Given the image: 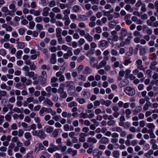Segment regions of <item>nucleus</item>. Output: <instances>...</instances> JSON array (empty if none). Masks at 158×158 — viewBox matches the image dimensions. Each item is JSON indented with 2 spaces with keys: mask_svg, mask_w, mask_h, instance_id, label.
I'll list each match as a JSON object with an SVG mask.
<instances>
[{
  "mask_svg": "<svg viewBox=\"0 0 158 158\" xmlns=\"http://www.w3.org/2000/svg\"><path fill=\"white\" fill-rule=\"evenodd\" d=\"M128 70L127 69L126 71V75H125V78L126 79L120 83V85L121 87H124L126 86L128 84V80H127L128 77Z\"/></svg>",
  "mask_w": 158,
  "mask_h": 158,
  "instance_id": "f257e3e1",
  "label": "nucleus"
},
{
  "mask_svg": "<svg viewBox=\"0 0 158 158\" xmlns=\"http://www.w3.org/2000/svg\"><path fill=\"white\" fill-rule=\"evenodd\" d=\"M25 74L26 76H28L30 78L32 77L33 80H36L37 78V75H35L34 72L33 71L26 72Z\"/></svg>",
  "mask_w": 158,
  "mask_h": 158,
  "instance_id": "f03ea898",
  "label": "nucleus"
},
{
  "mask_svg": "<svg viewBox=\"0 0 158 158\" xmlns=\"http://www.w3.org/2000/svg\"><path fill=\"white\" fill-rule=\"evenodd\" d=\"M44 148V147L41 143H37L35 146L34 152L37 153L39 150H43Z\"/></svg>",
  "mask_w": 158,
  "mask_h": 158,
  "instance_id": "7ed1b4c3",
  "label": "nucleus"
},
{
  "mask_svg": "<svg viewBox=\"0 0 158 158\" xmlns=\"http://www.w3.org/2000/svg\"><path fill=\"white\" fill-rule=\"evenodd\" d=\"M50 62L51 64H55L56 62V54H52L50 56Z\"/></svg>",
  "mask_w": 158,
  "mask_h": 158,
  "instance_id": "20e7f679",
  "label": "nucleus"
},
{
  "mask_svg": "<svg viewBox=\"0 0 158 158\" xmlns=\"http://www.w3.org/2000/svg\"><path fill=\"white\" fill-rule=\"evenodd\" d=\"M37 136L40 139H44L46 136V135L44 132L41 129L39 131Z\"/></svg>",
  "mask_w": 158,
  "mask_h": 158,
  "instance_id": "39448f33",
  "label": "nucleus"
},
{
  "mask_svg": "<svg viewBox=\"0 0 158 158\" xmlns=\"http://www.w3.org/2000/svg\"><path fill=\"white\" fill-rule=\"evenodd\" d=\"M99 142L101 144H106L109 143V140L106 137H103L102 138Z\"/></svg>",
  "mask_w": 158,
  "mask_h": 158,
  "instance_id": "423d86ee",
  "label": "nucleus"
},
{
  "mask_svg": "<svg viewBox=\"0 0 158 158\" xmlns=\"http://www.w3.org/2000/svg\"><path fill=\"white\" fill-rule=\"evenodd\" d=\"M34 98L32 97H30L27 98L26 100L23 102V104L24 106H26L29 103L33 102Z\"/></svg>",
  "mask_w": 158,
  "mask_h": 158,
  "instance_id": "0eeeda50",
  "label": "nucleus"
},
{
  "mask_svg": "<svg viewBox=\"0 0 158 158\" xmlns=\"http://www.w3.org/2000/svg\"><path fill=\"white\" fill-rule=\"evenodd\" d=\"M100 102L102 105H105L106 106H109L111 103V101L110 100H107L105 101L103 99L100 100Z\"/></svg>",
  "mask_w": 158,
  "mask_h": 158,
  "instance_id": "6e6552de",
  "label": "nucleus"
},
{
  "mask_svg": "<svg viewBox=\"0 0 158 158\" xmlns=\"http://www.w3.org/2000/svg\"><path fill=\"white\" fill-rule=\"evenodd\" d=\"M107 64L106 61L103 60L101 61L99 63V64L96 67V68L98 69H100L101 68L105 66Z\"/></svg>",
  "mask_w": 158,
  "mask_h": 158,
  "instance_id": "1a4fd4ad",
  "label": "nucleus"
},
{
  "mask_svg": "<svg viewBox=\"0 0 158 158\" xmlns=\"http://www.w3.org/2000/svg\"><path fill=\"white\" fill-rule=\"evenodd\" d=\"M47 79V78L46 77L42 76H39L38 77V79L40 83V84L42 85H44L46 83Z\"/></svg>",
  "mask_w": 158,
  "mask_h": 158,
  "instance_id": "9d476101",
  "label": "nucleus"
},
{
  "mask_svg": "<svg viewBox=\"0 0 158 158\" xmlns=\"http://www.w3.org/2000/svg\"><path fill=\"white\" fill-rule=\"evenodd\" d=\"M50 8L48 7H45L43 9V12L42 15L44 16H48V11L50 10Z\"/></svg>",
  "mask_w": 158,
  "mask_h": 158,
  "instance_id": "9b49d317",
  "label": "nucleus"
},
{
  "mask_svg": "<svg viewBox=\"0 0 158 158\" xmlns=\"http://www.w3.org/2000/svg\"><path fill=\"white\" fill-rule=\"evenodd\" d=\"M108 44L107 41L105 40H102L100 41L98 44V46L100 47H105Z\"/></svg>",
  "mask_w": 158,
  "mask_h": 158,
  "instance_id": "f8f14e48",
  "label": "nucleus"
},
{
  "mask_svg": "<svg viewBox=\"0 0 158 158\" xmlns=\"http://www.w3.org/2000/svg\"><path fill=\"white\" fill-rule=\"evenodd\" d=\"M78 18L77 19L78 21H85L88 19L87 17L84 15H78Z\"/></svg>",
  "mask_w": 158,
  "mask_h": 158,
  "instance_id": "ddd939ff",
  "label": "nucleus"
},
{
  "mask_svg": "<svg viewBox=\"0 0 158 158\" xmlns=\"http://www.w3.org/2000/svg\"><path fill=\"white\" fill-rule=\"evenodd\" d=\"M86 112L88 113L89 118H92L94 116V112L91 110H86Z\"/></svg>",
  "mask_w": 158,
  "mask_h": 158,
  "instance_id": "4468645a",
  "label": "nucleus"
},
{
  "mask_svg": "<svg viewBox=\"0 0 158 158\" xmlns=\"http://www.w3.org/2000/svg\"><path fill=\"white\" fill-rule=\"evenodd\" d=\"M92 72V70L88 66L85 67L84 70V73L85 74H90Z\"/></svg>",
  "mask_w": 158,
  "mask_h": 158,
  "instance_id": "2eb2a0df",
  "label": "nucleus"
},
{
  "mask_svg": "<svg viewBox=\"0 0 158 158\" xmlns=\"http://www.w3.org/2000/svg\"><path fill=\"white\" fill-rule=\"evenodd\" d=\"M85 39L89 42H91L93 40V37L91 36L89 33H87L85 36Z\"/></svg>",
  "mask_w": 158,
  "mask_h": 158,
  "instance_id": "dca6fc26",
  "label": "nucleus"
},
{
  "mask_svg": "<svg viewBox=\"0 0 158 158\" xmlns=\"http://www.w3.org/2000/svg\"><path fill=\"white\" fill-rule=\"evenodd\" d=\"M65 86V85L63 83H61L60 85L59 89L58 90V93L60 94L64 91V87Z\"/></svg>",
  "mask_w": 158,
  "mask_h": 158,
  "instance_id": "f3484780",
  "label": "nucleus"
},
{
  "mask_svg": "<svg viewBox=\"0 0 158 158\" xmlns=\"http://www.w3.org/2000/svg\"><path fill=\"white\" fill-rule=\"evenodd\" d=\"M120 34L121 35V38L126 36L127 34V30L124 28H122L120 31Z\"/></svg>",
  "mask_w": 158,
  "mask_h": 158,
  "instance_id": "a211bd4d",
  "label": "nucleus"
},
{
  "mask_svg": "<svg viewBox=\"0 0 158 158\" xmlns=\"http://www.w3.org/2000/svg\"><path fill=\"white\" fill-rule=\"evenodd\" d=\"M87 141L89 143H97V140L94 138L89 137L87 139Z\"/></svg>",
  "mask_w": 158,
  "mask_h": 158,
  "instance_id": "6ab92c4d",
  "label": "nucleus"
},
{
  "mask_svg": "<svg viewBox=\"0 0 158 158\" xmlns=\"http://www.w3.org/2000/svg\"><path fill=\"white\" fill-rule=\"evenodd\" d=\"M25 138L28 140H31L32 136L31 133L28 132L25 133L24 135Z\"/></svg>",
  "mask_w": 158,
  "mask_h": 158,
  "instance_id": "aec40b11",
  "label": "nucleus"
},
{
  "mask_svg": "<svg viewBox=\"0 0 158 158\" xmlns=\"http://www.w3.org/2000/svg\"><path fill=\"white\" fill-rule=\"evenodd\" d=\"M56 37L61 36L62 29L60 28H57L56 29Z\"/></svg>",
  "mask_w": 158,
  "mask_h": 158,
  "instance_id": "412c9836",
  "label": "nucleus"
},
{
  "mask_svg": "<svg viewBox=\"0 0 158 158\" xmlns=\"http://www.w3.org/2000/svg\"><path fill=\"white\" fill-rule=\"evenodd\" d=\"M112 155L114 157L118 158L120 156V153L118 151L115 150L113 152Z\"/></svg>",
  "mask_w": 158,
  "mask_h": 158,
  "instance_id": "4be33fe9",
  "label": "nucleus"
},
{
  "mask_svg": "<svg viewBox=\"0 0 158 158\" xmlns=\"http://www.w3.org/2000/svg\"><path fill=\"white\" fill-rule=\"evenodd\" d=\"M80 118H88V113L87 112L81 113L80 114Z\"/></svg>",
  "mask_w": 158,
  "mask_h": 158,
  "instance_id": "5701e85b",
  "label": "nucleus"
},
{
  "mask_svg": "<svg viewBox=\"0 0 158 158\" xmlns=\"http://www.w3.org/2000/svg\"><path fill=\"white\" fill-rule=\"evenodd\" d=\"M147 127L148 128L150 129V130L152 131V130L154 129L156 127L152 123H148L147 125Z\"/></svg>",
  "mask_w": 158,
  "mask_h": 158,
  "instance_id": "b1692460",
  "label": "nucleus"
},
{
  "mask_svg": "<svg viewBox=\"0 0 158 158\" xmlns=\"http://www.w3.org/2000/svg\"><path fill=\"white\" fill-rule=\"evenodd\" d=\"M23 54V52L22 50H19L17 52L16 54V56L18 59H20L21 56Z\"/></svg>",
  "mask_w": 158,
  "mask_h": 158,
  "instance_id": "393cba45",
  "label": "nucleus"
},
{
  "mask_svg": "<svg viewBox=\"0 0 158 158\" xmlns=\"http://www.w3.org/2000/svg\"><path fill=\"white\" fill-rule=\"evenodd\" d=\"M151 105V103L150 102H146L143 107V109L145 110H148L149 107Z\"/></svg>",
  "mask_w": 158,
  "mask_h": 158,
  "instance_id": "a878e982",
  "label": "nucleus"
},
{
  "mask_svg": "<svg viewBox=\"0 0 158 158\" xmlns=\"http://www.w3.org/2000/svg\"><path fill=\"white\" fill-rule=\"evenodd\" d=\"M58 129H55L53 131L52 135L54 138H57L58 135Z\"/></svg>",
  "mask_w": 158,
  "mask_h": 158,
  "instance_id": "bb28decb",
  "label": "nucleus"
},
{
  "mask_svg": "<svg viewBox=\"0 0 158 158\" xmlns=\"http://www.w3.org/2000/svg\"><path fill=\"white\" fill-rule=\"evenodd\" d=\"M18 47L19 49H23L24 48L25 45L24 43L22 42H17Z\"/></svg>",
  "mask_w": 158,
  "mask_h": 158,
  "instance_id": "cd10ccee",
  "label": "nucleus"
},
{
  "mask_svg": "<svg viewBox=\"0 0 158 158\" xmlns=\"http://www.w3.org/2000/svg\"><path fill=\"white\" fill-rule=\"evenodd\" d=\"M135 91L134 88L129 87V96H132L135 94Z\"/></svg>",
  "mask_w": 158,
  "mask_h": 158,
  "instance_id": "c85d7f7f",
  "label": "nucleus"
},
{
  "mask_svg": "<svg viewBox=\"0 0 158 158\" xmlns=\"http://www.w3.org/2000/svg\"><path fill=\"white\" fill-rule=\"evenodd\" d=\"M9 8L10 9L12 10V11L14 13L16 11V9L15 8V5L14 4H11L9 6Z\"/></svg>",
  "mask_w": 158,
  "mask_h": 158,
  "instance_id": "c756f323",
  "label": "nucleus"
},
{
  "mask_svg": "<svg viewBox=\"0 0 158 158\" xmlns=\"http://www.w3.org/2000/svg\"><path fill=\"white\" fill-rule=\"evenodd\" d=\"M47 108L44 107H42L40 110L39 113L41 116H43V114L47 112Z\"/></svg>",
  "mask_w": 158,
  "mask_h": 158,
  "instance_id": "7c9ffc66",
  "label": "nucleus"
},
{
  "mask_svg": "<svg viewBox=\"0 0 158 158\" xmlns=\"http://www.w3.org/2000/svg\"><path fill=\"white\" fill-rule=\"evenodd\" d=\"M80 7L78 5H75L73 7V10L75 12H78L80 10Z\"/></svg>",
  "mask_w": 158,
  "mask_h": 158,
  "instance_id": "2f4dec72",
  "label": "nucleus"
},
{
  "mask_svg": "<svg viewBox=\"0 0 158 158\" xmlns=\"http://www.w3.org/2000/svg\"><path fill=\"white\" fill-rule=\"evenodd\" d=\"M30 68L31 70H35L36 68V65L35 63L32 62L30 65Z\"/></svg>",
  "mask_w": 158,
  "mask_h": 158,
  "instance_id": "473e14b6",
  "label": "nucleus"
},
{
  "mask_svg": "<svg viewBox=\"0 0 158 158\" xmlns=\"http://www.w3.org/2000/svg\"><path fill=\"white\" fill-rule=\"evenodd\" d=\"M5 118L6 121L10 122L11 121V115L9 114V113L7 114L5 116Z\"/></svg>",
  "mask_w": 158,
  "mask_h": 158,
  "instance_id": "72a5a7b5",
  "label": "nucleus"
},
{
  "mask_svg": "<svg viewBox=\"0 0 158 158\" xmlns=\"http://www.w3.org/2000/svg\"><path fill=\"white\" fill-rule=\"evenodd\" d=\"M77 105V103L75 102H72L68 104V106L71 108L74 106H76Z\"/></svg>",
  "mask_w": 158,
  "mask_h": 158,
  "instance_id": "f704fd0d",
  "label": "nucleus"
},
{
  "mask_svg": "<svg viewBox=\"0 0 158 158\" xmlns=\"http://www.w3.org/2000/svg\"><path fill=\"white\" fill-rule=\"evenodd\" d=\"M52 119L56 121H59L61 118V117L60 115H55L52 118Z\"/></svg>",
  "mask_w": 158,
  "mask_h": 158,
  "instance_id": "c9c22d12",
  "label": "nucleus"
},
{
  "mask_svg": "<svg viewBox=\"0 0 158 158\" xmlns=\"http://www.w3.org/2000/svg\"><path fill=\"white\" fill-rule=\"evenodd\" d=\"M35 25V23L33 21H30L29 23V26L28 28L29 29H32L34 28Z\"/></svg>",
  "mask_w": 158,
  "mask_h": 158,
  "instance_id": "e433bc0d",
  "label": "nucleus"
},
{
  "mask_svg": "<svg viewBox=\"0 0 158 158\" xmlns=\"http://www.w3.org/2000/svg\"><path fill=\"white\" fill-rule=\"evenodd\" d=\"M65 40L67 43H69V45H70V44L72 40V37L70 36H67L65 37Z\"/></svg>",
  "mask_w": 158,
  "mask_h": 158,
  "instance_id": "4c0bfd02",
  "label": "nucleus"
},
{
  "mask_svg": "<svg viewBox=\"0 0 158 158\" xmlns=\"http://www.w3.org/2000/svg\"><path fill=\"white\" fill-rule=\"evenodd\" d=\"M56 6V3L54 0L51 1L49 3L48 6L50 7L55 6Z\"/></svg>",
  "mask_w": 158,
  "mask_h": 158,
  "instance_id": "58836bf2",
  "label": "nucleus"
},
{
  "mask_svg": "<svg viewBox=\"0 0 158 158\" xmlns=\"http://www.w3.org/2000/svg\"><path fill=\"white\" fill-rule=\"evenodd\" d=\"M85 40L84 39L82 38H80L78 42L79 46H80L82 45L85 43Z\"/></svg>",
  "mask_w": 158,
  "mask_h": 158,
  "instance_id": "ea45409f",
  "label": "nucleus"
},
{
  "mask_svg": "<svg viewBox=\"0 0 158 158\" xmlns=\"http://www.w3.org/2000/svg\"><path fill=\"white\" fill-rule=\"evenodd\" d=\"M116 24L114 20L110 21L109 23V26L111 28H114Z\"/></svg>",
  "mask_w": 158,
  "mask_h": 158,
  "instance_id": "a19ab883",
  "label": "nucleus"
},
{
  "mask_svg": "<svg viewBox=\"0 0 158 158\" xmlns=\"http://www.w3.org/2000/svg\"><path fill=\"white\" fill-rule=\"evenodd\" d=\"M77 100L80 104H83L86 102L85 100L82 98H77Z\"/></svg>",
  "mask_w": 158,
  "mask_h": 158,
  "instance_id": "79ce46f5",
  "label": "nucleus"
},
{
  "mask_svg": "<svg viewBox=\"0 0 158 158\" xmlns=\"http://www.w3.org/2000/svg\"><path fill=\"white\" fill-rule=\"evenodd\" d=\"M44 102L46 103L48 105L50 106H52L53 104L52 102L49 99L46 98V100L44 101Z\"/></svg>",
  "mask_w": 158,
  "mask_h": 158,
  "instance_id": "37998d69",
  "label": "nucleus"
},
{
  "mask_svg": "<svg viewBox=\"0 0 158 158\" xmlns=\"http://www.w3.org/2000/svg\"><path fill=\"white\" fill-rule=\"evenodd\" d=\"M150 131L146 127H144L142 130V132L143 134L149 133H150Z\"/></svg>",
  "mask_w": 158,
  "mask_h": 158,
  "instance_id": "c03bdc74",
  "label": "nucleus"
},
{
  "mask_svg": "<svg viewBox=\"0 0 158 158\" xmlns=\"http://www.w3.org/2000/svg\"><path fill=\"white\" fill-rule=\"evenodd\" d=\"M83 133H81L80 135V137L79 139L80 142H84L85 141V139L84 137L81 136L82 135H84Z\"/></svg>",
  "mask_w": 158,
  "mask_h": 158,
  "instance_id": "a18cd8bd",
  "label": "nucleus"
},
{
  "mask_svg": "<svg viewBox=\"0 0 158 158\" xmlns=\"http://www.w3.org/2000/svg\"><path fill=\"white\" fill-rule=\"evenodd\" d=\"M41 4L44 6H46L48 3V0H40Z\"/></svg>",
  "mask_w": 158,
  "mask_h": 158,
  "instance_id": "49530a36",
  "label": "nucleus"
},
{
  "mask_svg": "<svg viewBox=\"0 0 158 158\" xmlns=\"http://www.w3.org/2000/svg\"><path fill=\"white\" fill-rule=\"evenodd\" d=\"M59 6L61 9L63 10L67 7L68 5L67 4L60 3L59 4Z\"/></svg>",
  "mask_w": 158,
  "mask_h": 158,
  "instance_id": "de8ad7c7",
  "label": "nucleus"
},
{
  "mask_svg": "<svg viewBox=\"0 0 158 158\" xmlns=\"http://www.w3.org/2000/svg\"><path fill=\"white\" fill-rule=\"evenodd\" d=\"M142 110V107L140 106H137L135 110L134 111V113L135 114V113H137L139 112H140Z\"/></svg>",
  "mask_w": 158,
  "mask_h": 158,
  "instance_id": "09e8293b",
  "label": "nucleus"
},
{
  "mask_svg": "<svg viewBox=\"0 0 158 158\" xmlns=\"http://www.w3.org/2000/svg\"><path fill=\"white\" fill-rule=\"evenodd\" d=\"M52 10L53 12L56 13H58L60 11V9L58 7H55L53 8L52 9Z\"/></svg>",
  "mask_w": 158,
  "mask_h": 158,
  "instance_id": "8fccbe9b",
  "label": "nucleus"
},
{
  "mask_svg": "<svg viewBox=\"0 0 158 158\" xmlns=\"http://www.w3.org/2000/svg\"><path fill=\"white\" fill-rule=\"evenodd\" d=\"M41 95L43 96H47L48 97H49L51 95L50 93H47L45 91H41Z\"/></svg>",
  "mask_w": 158,
  "mask_h": 158,
  "instance_id": "3c124183",
  "label": "nucleus"
},
{
  "mask_svg": "<svg viewBox=\"0 0 158 158\" xmlns=\"http://www.w3.org/2000/svg\"><path fill=\"white\" fill-rule=\"evenodd\" d=\"M70 13V10L69 8H68L64 10L63 11V13L64 15H69Z\"/></svg>",
  "mask_w": 158,
  "mask_h": 158,
  "instance_id": "603ef678",
  "label": "nucleus"
},
{
  "mask_svg": "<svg viewBox=\"0 0 158 158\" xmlns=\"http://www.w3.org/2000/svg\"><path fill=\"white\" fill-rule=\"evenodd\" d=\"M13 111L17 113H22L21 109L17 107H14L13 109Z\"/></svg>",
  "mask_w": 158,
  "mask_h": 158,
  "instance_id": "864d4df0",
  "label": "nucleus"
},
{
  "mask_svg": "<svg viewBox=\"0 0 158 158\" xmlns=\"http://www.w3.org/2000/svg\"><path fill=\"white\" fill-rule=\"evenodd\" d=\"M111 53L112 55L113 56H116L119 54L117 51L114 49L111 50Z\"/></svg>",
  "mask_w": 158,
  "mask_h": 158,
  "instance_id": "5fc2aeb1",
  "label": "nucleus"
},
{
  "mask_svg": "<svg viewBox=\"0 0 158 158\" xmlns=\"http://www.w3.org/2000/svg\"><path fill=\"white\" fill-rule=\"evenodd\" d=\"M56 37L57 38V40L59 44H63L64 43L62 36Z\"/></svg>",
  "mask_w": 158,
  "mask_h": 158,
  "instance_id": "6e6d98bb",
  "label": "nucleus"
},
{
  "mask_svg": "<svg viewBox=\"0 0 158 158\" xmlns=\"http://www.w3.org/2000/svg\"><path fill=\"white\" fill-rule=\"evenodd\" d=\"M72 48H69V49L68 50L67 53H66L69 56H72L73 53L72 52Z\"/></svg>",
  "mask_w": 158,
  "mask_h": 158,
  "instance_id": "4d7b16f0",
  "label": "nucleus"
},
{
  "mask_svg": "<svg viewBox=\"0 0 158 158\" xmlns=\"http://www.w3.org/2000/svg\"><path fill=\"white\" fill-rule=\"evenodd\" d=\"M53 128L52 127H50L47 128L46 129V131L47 133H52L53 131Z\"/></svg>",
  "mask_w": 158,
  "mask_h": 158,
  "instance_id": "13d9d810",
  "label": "nucleus"
},
{
  "mask_svg": "<svg viewBox=\"0 0 158 158\" xmlns=\"http://www.w3.org/2000/svg\"><path fill=\"white\" fill-rule=\"evenodd\" d=\"M95 29L96 31V32L97 33L100 34L102 32V28L100 27H97L95 28Z\"/></svg>",
  "mask_w": 158,
  "mask_h": 158,
  "instance_id": "bf43d9fd",
  "label": "nucleus"
},
{
  "mask_svg": "<svg viewBox=\"0 0 158 158\" xmlns=\"http://www.w3.org/2000/svg\"><path fill=\"white\" fill-rule=\"evenodd\" d=\"M115 123V122L114 120H110L107 122V124L109 126H111L114 124Z\"/></svg>",
  "mask_w": 158,
  "mask_h": 158,
  "instance_id": "052dcab7",
  "label": "nucleus"
},
{
  "mask_svg": "<svg viewBox=\"0 0 158 158\" xmlns=\"http://www.w3.org/2000/svg\"><path fill=\"white\" fill-rule=\"evenodd\" d=\"M19 140V138L17 136H15L13 137L11 139V141L13 143H17Z\"/></svg>",
  "mask_w": 158,
  "mask_h": 158,
  "instance_id": "680f3d73",
  "label": "nucleus"
},
{
  "mask_svg": "<svg viewBox=\"0 0 158 158\" xmlns=\"http://www.w3.org/2000/svg\"><path fill=\"white\" fill-rule=\"evenodd\" d=\"M6 53V51L4 49H1L0 50V55L2 56H5Z\"/></svg>",
  "mask_w": 158,
  "mask_h": 158,
  "instance_id": "e2e57ef3",
  "label": "nucleus"
},
{
  "mask_svg": "<svg viewBox=\"0 0 158 158\" xmlns=\"http://www.w3.org/2000/svg\"><path fill=\"white\" fill-rule=\"evenodd\" d=\"M1 11L5 13H7L8 12V9L7 7H3L1 9Z\"/></svg>",
  "mask_w": 158,
  "mask_h": 158,
  "instance_id": "0e129e2a",
  "label": "nucleus"
},
{
  "mask_svg": "<svg viewBox=\"0 0 158 158\" xmlns=\"http://www.w3.org/2000/svg\"><path fill=\"white\" fill-rule=\"evenodd\" d=\"M114 148V145L111 143L109 144L107 146V148L108 150H113Z\"/></svg>",
  "mask_w": 158,
  "mask_h": 158,
  "instance_id": "69168bd1",
  "label": "nucleus"
},
{
  "mask_svg": "<svg viewBox=\"0 0 158 158\" xmlns=\"http://www.w3.org/2000/svg\"><path fill=\"white\" fill-rule=\"evenodd\" d=\"M18 136L19 137H22L24 133V131L22 129H19L18 131Z\"/></svg>",
  "mask_w": 158,
  "mask_h": 158,
  "instance_id": "338daca9",
  "label": "nucleus"
},
{
  "mask_svg": "<svg viewBox=\"0 0 158 158\" xmlns=\"http://www.w3.org/2000/svg\"><path fill=\"white\" fill-rule=\"evenodd\" d=\"M150 148L149 145L147 143H146L143 146V149L145 150H147Z\"/></svg>",
  "mask_w": 158,
  "mask_h": 158,
  "instance_id": "774afa93",
  "label": "nucleus"
}]
</instances>
